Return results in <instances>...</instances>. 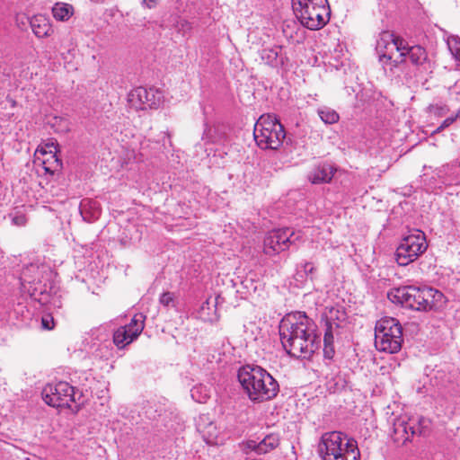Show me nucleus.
<instances>
[{
    "label": "nucleus",
    "instance_id": "obj_1",
    "mask_svg": "<svg viewBox=\"0 0 460 460\" xmlns=\"http://www.w3.org/2000/svg\"><path fill=\"white\" fill-rule=\"evenodd\" d=\"M279 336L284 349L295 358H308L318 349L316 325L304 312L285 315L279 323Z\"/></svg>",
    "mask_w": 460,
    "mask_h": 460
},
{
    "label": "nucleus",
    "instance_id": "obj_2",
    "mask_svg": "<svg viewBox=\"0 0 460 460\" xmlns=\"http://www.w3.org/2000/svg\"><path fill=\"white\" fill-rule=\"evenodd\" d=\"M387 297L394 304L416 311L437 310L446 304L444 294L429 287L405 286L393 288L387 293Z\"/></svg>",
    "mask_w": 460,
    "mask_h": 460
},
{
    "label": "nucleus",
    "instance_id": "obj_3",
    "mask_svg": "<svg viewBox=\"0 0 460 460\" xmlns=\"http://www.w3.org/2000/svg\"><path fill=\"white\" fill-rule=\"evenodd\" d=\"M237 377L249 399L255 402L271 400L279 391L278 382L259 366L246 365L241 367Z\"/></svg>",
    "mask_w": 460,
    "mask_h": 460
},
{
    "label": "nucleus",
    "instance_id": "obj_4",
    "mask_svg": "<svg viewBox=\"0 0 460 460\" xmlns=\"http://www.w3.org/2000/svg\"><path fill=\"white\" fill-rule=\"evenodd\" d=\"M319 453L323 460H359L360 457L357 441L339 431L322 436Z\"/></svg>",
    "mask_w": 460,
    "mask_h": 460
},
{
    "label": "nucleus",
    "instance_id": "obj_5",
    "mask_svg": "<svg viewBox=\"0 0 460 460\" xmlns=\"http://www.w3.org/2000/svg\"><path fill=\"white\" fill-rule=\"evenodd\" d=\"M292 8L300 23L309 30H320L330 21L327 0H292Z\"/></svg>",
    "mask_w": 460,
    "mask_h": 460
},
{
    "label": "nucleus",
    "instance_id": "obj_6",
    "mask_svg": "<svg viewBox=\"0 0 460 460\" xmlns=\"http://www.w3.org/2000/svg\"><path fill=\"white\" fill-rule=\"evenodd\" d=\"M253 137L261 148L277 150L282 145L286 132L276 116L263 114L254 125Z\"/></svg>",
    "mask_w": 460,
    "mask_h": 460
},
{
    "label": "nucleus",
    "instance_id": "obj_7",
    "mask_svg": "<svg viewBox=\"0 0 460 460\" xmlns=\"http://www.w3.org/2000/svg\"><path fill=\"white\" fill-rule=\"evenodd\" d=\"M402 327L400 322L393 317H383L375 327V346L387 353H397L402 343Z\"/></svg>",
    "mask_w": 460,
    "mask_h": 460
},
{
    "label": "nucleus",
    "instance_id": "obj_8",
    "mask_svg": "<svg viewBox=\"0 0 460 460\" xmlns=\"http://www.w3.org/2000/svg\"><path fill=\"white\" fill-rule=\"evenodd\" d=\"M82 394L76 392L75 387L66 382L49 384L42 390V398L49 406L55 408H68L73 411H78Z\"/></svg>",
    "mask_w": 460,
    "mask_h": 460
},
{
    "label": "nucleus",
    "instance_id": "obj_9",
    "mask_svg": "<svg viewBox=\"0 0 460 460\" xmlns=\"http://www.w3.org/2000/svg\"><path fill=\"white\" fill-rule=\"evenodd\" d=\"M406 40L390 31H382L376 40V49L380 63L385 66L393 62L395 66L405 60Z\"/></svg>",
    "mask_w": 460,
    "mask_h": 460
},
{
    "label": "nucleus",
    "instance_id": "obj_10",
    "mask_svg": "<svg viewBox=\"0 0 460 460\" xmlns=\"http://www.w3.org/2000/svg\"><path fill=\"white\" fill-rule=\"evenodd\" d=\"M428 248L426 236L420 230H413L403 237L396 249L395 260L400 266L416 261Z\"/></svg>",
    "mask_w": 460,
    "mask_h": 460
},
{
    "label": "nucleus",
    "instance_id": "obj_11",
    "mask_svg": "<svg viewBox=\"0 0 460 460\" xmlns=\"http://www.w3.org/2000/svg\"><path fill=\"white\" fill-rule=\"evenodd\" d=\"M300 240V235L296 234L292 228L285 227L274 229L268 233L264 238V252L272 256L284 252Z\"/></svg>",
    "mask_w": 460,
    "mask_h": 460
},
{
    "label": "nucleus",
    "instance_id": "obj_12",
    "mask_svg": "<svg viewBox=\"0 0 460 460\" xmlns=\"http://www.w3.org/2000/svg\"><path fill=\"white\" fill-rule=\"evenodd\" d=\"M162 101V93L155 88L139 86L131 90L128 95V102L136 110L156 109Z\"/></svg>",
    "mask_w": 460,
    "mask_h": 460
},
{
    "label": "nucleus",
    "instance_id": "obj_13",
    "mask_svg": "<svg viewBox=\"0 0 460 460\" xmlns=\"http://www.w3.org/2000/svg\"><path fill=\"white\" fill-rule=\"evenodd\" d=\"M144 316L136 314L128 325L118 328L113 333V342L122 349L131 343L144 329Z\"/></svg>",
    "mask_w": 460,
    "mask_h": 460
},
{
    "label": "nucleus",
    "instance_id": "obj_14",
    "mask_svg": "<svg viewBox=\"0 0 460 460\" xmlns=\"http://www.w3.org/2000/svg\"><path fill=\"white\" fill-rule=\"evenodd\" d=\"M50 273L49 267L39 264L26 266L21 274V284L25 288V284L37 285L44 279V276Z\"/></svg>",
    "mask_w": 460,
    "mask_h": 460
},
{
    "label": "nucleus",
    "instance_id": "obj_15",
    "mask_svg": "<svg viewBox=\"0 0 460 460\" xmlns=\"http://www.w3.org/2000/svg\"><path fill=\"white\" fill-rule=\"evenodd\" d=\"M336 171L334 165L327 162L320 163L310 172L308 179L313 184L329 183Z\"/></svg>",
    "mask_w": 460,
    "mask_h": 460
},
{
    "label": "nucleus",
    "instance_id": "obj_16",
    "mask_svg": "<svg viewBox=\"0 0 460 460\" xmlns=\"http://www.w3.org/2000/svg\"><path fill=\"white\" fill-rule=\"evenodd\" d=\"M394 431L397 439L402 441L410 440L412 436L420 433V426L415 425L414 420H405L404 419L396 420L394 423Z\"/></svg>",
    "mask_w": 460,
    "mask_h": 460
},
{
    "label": "nucleus",
    "instance_id": "obj_17",
    "mask_svg": "<svg viewBox=\"0 0 460 460\" xmlns=\"http://www.w3.org/2000/svg\"><path fill=\"white\" fill-rule=\"evenodd\" d=\"M79 211L83 219L86 222L95 221L101 216L99 202L91 199H84L80 202Z\"/></svg>",
    "mask_w": 460,
    "mask_h": 460
},
{
    "label": "nucleus",
    "instance_id": "obj_18",
    "mask_svg": "<svg viewBox=\"0 0 460 460\" xmlns=\"http://www.w3.org/2000/svg\"><path fill=\"white\" fill-rule=\"evenodd\" d=\"M30 24L33 33L38 38L49 37L52 34L53 29L49 19L42 14H36L30 20Z\"/></svg>",
    "mask_w": 460,
    "mask_h": 460
},
{
    "label": "nucleus",
    "instance_id": "obj_19",
    "mask_svg": "<svg viewBox=\"0 0 460 460\" xmlns=\"http://www.w3.org/2000/svg\"><path fill=\"white\" fill-rule=\"evenodd\" d=\"M261 58L265 64L278 67L284 64L282 57V48L280 46H273L271 48L262 49L261 51Z\"/></svg>",
    "mask_w": 460,
    "mask_h": 460
},
{
    "label": "nucleus",
    "instance_id": "obj_20",
    "mask_svg": "<svg viewBox=\"0 0 460 460\" xmlns=\"http://www.w3.org/2000/svg\"><path fill=\"white\" fill-rule=\"evenodd\" d=\"M404 47L405 57H409L412 65L420 66L425 64L428 59L425 49L418 45L410 47L407 42Z\"/></svg>",
    "mask_w": 460,
    "mask_h": 460
},
{
    "label": "nucleus",
    "instance_id": "obj_21",
    "mask_svg": "<svg viewBox=\"0 0 460 460\" xmlns=\"http://www.w3.org/2000/svg\"><path fill=\"white\" fill-rule=\"evenodd\" d=\"M73 13L74 8L69 4L57 3L52 7L53 17L58 21H67L72 16Z\"/></svg>",
    "mask_w": 460,
    "mask_h": 460
},
{
    "label": "nucleus",
    "instance_id": "obj_22",
    "mask_svg": "<svg viewBox=\"0 0 460 460\" xmlns=\"http://www.w3.org/2000/svg\"><path fill=\"white\" fill-rule=\"evenodd\" d=\"M259 455L266 454L279 445V436L277 433L268 434L259 441Z\"/></svg>",
    "mask_w": 460,
    "mask_h": 460
},
{
    "label": "nucleus",
    "instance_id": "obj_23",
    "mask_svg": "<svg viewBox=\"0 0 460 460\" xmlns=\"http://www.w3.org/2000/svg\"><path fill=\"white\" fill-rule=\"evenodd\" d=\"M326 331L323 337V353L324 357L327 358H332L334 356V346H333V332H332V323L326 324Z\"/></svg>",
    "mask_w": 460,
    "mask_h": 460
},
{
    "label": "nucleus",
    "instance_id": "obj_24",
    "mask_svg": "<svg viewBox=\"0 0 460 460\" xmlns=\"http://www.w3.org/2000/svg\"><path fill=\"white\" fill-rule=\"evenodd\" d=\"M318 115L325 124H334L340 118L339 114L334 110L326 107L319 109Z\"/></svg>",
    "mask_w": 460,
    "mask_h": 460
},
{
    "label": "nucleus",
    "instance_id": "obj_25",
    "mask_svg": "<svg viewBox=\"0 0 460 460\" xmlns=\"http://www.w3.org/2000/svg\"><path fill=\"white\" fill-rule=\"evenodd\" d=\"M43 168L45 172L53 174L56 171H58L61 166V161L57 157V155H51L49 158L43 159L41 161Z\"/></svg>",
    "mask_w": 460,
    "mask_h": 460
},
{
    "label": "nucleus",
    "instance_id": "obj_26",
    "mask_svg": "<svg viewBox=\"0 0 460 460\" xmlns=\"http://www.w3.org/2000/svg\"><path fill=\"white\" fill-rule=\"evenodd\" d=\"M58 151V145L54 142L47 143L44 146H39L36 150L35 155L37 156V160H40L38 156L39 154L42 155H57Z\"/></svg>",
    "mask_w": 460,
    "mask_h": 460
},
{
    "label": "nucleus",
    "instance_id": "obj_27",
    "mask_svg": "<svg viewBox=\"0 0 460 460\" xmlns=\"http://www.w3.org/2000/svg\"><path fill=\"white\" fill-rule=\"evenodd\" d=\"M346 319V314L343 310H340L338 308H331L330 309V316L327 320V323L326 324H330V323H332V325L334 324L336 327H339V323H336L335 321L337 320L338 322H343L344 320Z\"/></svg>",
    "mask_w": 460,
    "mask_h": 460
},
{
    "label": "nucleus",
    "instance_id": "obj_28",
    "mask_svg": "<svg viewBox=\"0 0 460 460\" xmlns=\"http://www.w3.org/2000/svg\"><path fill=\"white\" fill-rule=\"evenodd\" d=\"M447 46L454 58L457 61H460V38L458 36L449 37Z\"/></svg>",
    "mask_w": 460,
    "mask_h": 460
},
{
    "label": "nucleus",
    "instance_id": "obj_29",
    "mask_svg": "<svg viewBox=\"0 0 460 460\" xmlns=\"http://www.w3.org/2000/svg\"><path fill=\"white\" fill-rule=\"evenodd\" d=\"M203 388L201 386H195L191 389V397L199 402H205L207 399L209 397L208 394L205 392L202 394L201 390Z\"/></svg>",
    "mask_w": 460,
    "mask_h": 460
},
{
    "label": "nucleus",
    "instance_id": "obj_30",
    "mask_svg": "<svg viewBox=\"0 0 460 460\" xmlns=\"http://www.w3.org/2000/svg\"><path fill=\"white\" fill-rule=\"evenodd\" d=\"M41 327L44 330L50 331L55 327L54 318L51 314H45L41 318Z\"/></svg>",
    "mask_w": 460,
    "mask_h": 460
},
{
    "label": "nucleus",
    "instance_id": "obj_31",
    "mask_svg": "<svg viewBox=\"0 0 460 460\" xmlns=\"http://www.w3.org/2000/svg\"><path fill=\"white\" fill-rule=\"evenodd\" d=\"M457 118H459V114H456V116H453V117L447 118L446 119L443 120L441 125L434 131V133H438L441 130H443L444 128L449 127L451 124H453L455 122V120Z\"/></svg>",
    "mask_w": 460,
    "mask_h": 460
},
{
    "label": "nucleus",
    "instance_id": "obj_32",
    "mask_svg": "<svg viewBox=\"0 0 460 460\" xmlns=\"http://www.w3.org/2000/svg\"><path fill=\"white\" fill-rule=\"evenodd\" d=\"M160 303L164 306H169L173 303V294L171 292H165L160 296Z\"/></svg>",
    "mask_w": 460,
    "mask_h": 460
},
{
    "label": "nucleus",
    "instance_id": "obj_33",
    "mask_svg": "<svg viewBox=\"0 0 460 460\" xmlns=\"http://www.w3.org/2000/svg\"><path fill=\"white\" fill-rule=\"evenodd\" d=\"M259 442H257L256 440L250 439L243 444V449L254 451L257 454H259Z\"/></svg>",
    "mask_w": 460,
    "mask_h": 460
},
{
    "label": "nucleus",
    "instance_id": "obj_34",
    "mask_svg": "<svg viewBox=\"0 0 460 460\" xmlns=\"http://www.w3.org/2000/svg\"><path fill=\"white\" fill-rule=\"evenodd\" d=\"M13 223L18 226H25L27 218L23 214H15L13 217Z\"/></svg>",
    "mask_w": 460,
    "mask_h": 460
},
{
    "label": "nucleus",
    "instance_id": "obj_35",
    "mask_svg": "<svg viewBox=\"0 0 460 460\" xmlns=\"http://www.w3.org/2000/svg\"><path fill=\"white\" fill-rule=\"evenodd\" d=\"M431 111L438 116H442V115H445L447 111H448V109L446 107V106H438V105H436V106H432L431 107Z\"/></svg>",
    "mask_w": 460,
    "mask_h": 460
},
{
    "label": "nucleus",
    "instance_id": "obj_36",
    "mask_svg": "<svg viewBox=\"0 0 460 460\" xmlns=\"http://www.w3.org/2000/svg\"><path fill=\"white\" fill-rule=\"evenodd\" d=\"M304 270H305V273L309 274L314 271V267L311 262H305L304 265Z\"/></svg>",
    "mask_w": 460,
    "mask_h": 460
},
{
    "label": "nucleus",
    "instance_id": "obj_37",
    "mask_svg": "<svg viewBox=\"0 0 460 460\" xmlns=\"http://www.w3.org/2000/svg\"><path fill=\"white\" fill-rule=\"evenodd\" d=\"M143 3L146 5V7L153 8L156 4V0H143Z\"/></svg>",
    "mask_w": 460,
    "mask_h": 460
},
{
    "label": "nucleus",
    "instance_id": "obj_38",
    "mask_svg": "<svg viewBox=\"0 0 460 460\" xmlns=\"http://www.w3.org/2000/svg\"><path fill=\"white\" fill-rule=\"evenodd\" d=\"M181 24L182 27H184L186 25L188 28H190L189 22L187 21H181Z\"/></svg>",
    "mask_w": 460,
    "mask_h": 460
},
{
    "label": "nucleus",
    "instance_id": "obj_39",
    "mask_svg": "<svg viewBox=\"0 0 460 460\" xmlns=\"http://www.w3.org/2000/svg\"><path fill=\"white\" fill-rule=\"evenodd\" d=\"M456 114H459V117H460V111Z\"/></svg>",
    "mask_w": 460,
    "mask_h": 460
}]
</instances>
